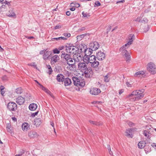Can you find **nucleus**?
Segmentation results:
<instances>
[{
	"label": "nucleus",
	"instance_id": "ea45409f",
	"mask_svg": "<svg viewBox=\"0 0 156 156\" xmlns=\"http://www.w3.org/2000/svg\"><path fill=\"white\" fill-rule=\"evenodd\" d=\"M28 65L29 66H33L34 68L37 69V65L35 64V62H32L30 63H29Z\"/></svg>",
	"mask_w": 156,
	"mask_h": 156
},
{
	"label": "nucleus",
	"instance_id": "c85d7f7f",
	"mask_svg": "<svg viewBox=\"0 0 156 156\" xmlns=\"http://www.w3.org/2000/svg\"><path fill=\"white\" fill-rule=\"evenodd\" d=\"M129 41L128 42L129 43H131V44H132V42H133V41L135 39V36L134 34H130L129 35Z\"/></svg>",
	"mask_w": 156,
	"mask_h": 156
},
{
	"label": "nucleus",
	"instance_id": "72a5a7b5",
	"mask_svg": "<svg viewBox=\"0 0 156 156\" xmlns=\"http://www.w3.org/2000/svg\"><path fill=\"white\" fill-rule=\"evenodd\" d=\"M15 92L17 94H20L22 93L23 91L21 88L19 87L16 90Z\"/></svg>",
	"mask_w": 156,
	"mask_h": 156
},
{
	"label": "nucleus",
	"instance_id": "f03ea898",
	"mask_svg": "<svg viewBox=\"0 0 156 156\" xmlns=\"http://www.w3.org/2000/svg\"><path fill=\"white\" fill-rule=\"evenodd\" d=\"M75 64V61L73 58H72L71 56H70L67 61L65 62V63L64 64H68L69 66L67 67V68L71 71H73L74 70V68H75L76 66Z\"/></svg>",
	"mask_w": 156,
	"mask_h": 156
},
{
	"label": "nucleus",
	"instance_id": "4c0bfd02",
	"mask_svg": "<svg viewBox=\"0 0 156 156\" xmlns=\"http://www.w3.org/2000/svg\"><path fill=\"white\" fill-rule=\"evenodd\" d=\"M143 134L147 138H149V133L147 131H144L143 132Z\"/></svg>",
	"mask_w": 156,
	"mask_h": 156
},
{
	"label": "nucleus",
	"instance_id": "338daca9",
	"mask_svg": "<svg viewBox=\"0 0 156 156\" xmlns=\"http://www.w3.org/2000/svg\"><path fill=\"white\" fill-rule=\"evenodd\" d=\"M0 91H1V94L2 96H4V94L5 92L3 91V90H0Z\"/></svg>",
	"mask_w": 156,
	"mask_h": 156
},
{
	"label": "nucleus",
	"instance_id": "cd10ccee",
	"mask_svg": "<svg viewBox=\"0 0 156 156\" xmlns=\"http://www.w3.org/2000/svg\"><path fill=\"white\" fill-rule=\"evenodd\" d=\"M6 14L7 16L10 17H12L15 16V14L12 10H9Z\"/></svg>",
	"mask_w": 156,
	"mask_h": 156
},
{
	"label": "nucleus",
	"instance_id": "a18cd8bd",
	"mask_svg": "<svg viewBox=\"0 0 156 156\" xmlns=\"http://www.w3.org/2000/svg\"><path fill=\"white\" fill-rule=\"evenodd\" d=\"M63 35L65 37H69L70 36V34L68 33H64Z\"/></svg>",
	"mask_w": 156,
	"mask_h": 156
},
{
	"label": "nucleus",
	"instance_id": "a211bd4d",
	"mask_svg": "<svg viewBox=\"0 0 156 156\" xmlns=\"http://www.w3.org/2000/svg\"><path fill=\"white\" fill-rule=\"evenodd\" d=\"M28 136L30 138H34L38 136V134L36 132L34 131H31L28 133Z\"/></svg>",
	"mask_w": 156,
	"mask_h": 156
},
{
	"label": "nucleus",
	"instance_id": "9d476101",
	"mask_svg": "<svg viewBox=\"0 0 156 156\" xmlns=\"http://www.w3.org/2000/svg\"><path fill=\"white\" fill-rule=\"evenodd\" d=\"M62 53L61 58L62 60V62L64 64L65 63V62H66L69 59L71 55L64 52H62Z\"/></svg>",
	"mask_w": 156,
	"mask_h": 156
},
{
	"label": "nucleus",
	"instance_id": "58836bf2",
	"mask_svg": "<svg viewBox=\"0 0 156 156\" xmlns=\"http://www.w3.org/2000/svg\"><path fill=\"white\" fill-rule=\"evenodd\" d=\"M144 73L143 71H139L136 73L135 75V76H137L140 75H143Z\"/></svg>",
	"mask_w": 156,
	"mask_h": 156
},
{
	"label": "nucleus",
	"instance_id": "49530a36",
	"mask_svg": "<svg viewBox=\"0 0 156 156\" xmlns=\"http://www.w3.org/2000/svg\"><path fill=\"white\" fill-rule=\"evenodd\" d=\"M38 113V111H37L35 113H33L31 114V116L32 117H34L36 115H37Z\"/></svg>",
	"mask_w": 156,
	"mask_h": 156
},
{
	"label": "nucleus",
	"instance_id": "4468645a",
	"mask_svg": "<svg viewBox=\"0 0 156 156\" xmlns=\"http://www.w3.org/2000/svg\"><path fill=\"white\" fill-rule=\"evenodd\" d=\"M25 101L24 98L21 96H19L16 98V102L19 105L23 104Z\"/></svg>",
	"mask_w": 156,
	"mask_h": 156
},
{
	"label": "nucleus",
	"instance_id": "de8ad7c7",
	"mask_svg": "<svg viewBox=\"0 0 156 156\" xmlns=\"http://www.w3.org/2000/svg\"><path fill=\"white\" fill-rule=\"evenodd\" d=\"M6 4L7 5H10V2H9L7 1L6 0H4L2 3V4Z\"/></svg>",
	"mask_w": 156,
	"mask_h": 156
},
{
	"label": "nucleus",
	"instance_id": "c756f323",
	"mask_svg": "<svg viewBox=\"0 0 156 156\" xmlns=\"http://www.w3.org/2000/svg\"><path fill=\"white\" fill-rule=\"evenodd\" d=\"M34 122L36 125H40L41 123V119L40 118L35 119Z\"/></svg>",
	"mask_w": 156,
	"mask_h": 156
},
{
	"label": "nucleus",
	"instance_id": "423d86ee",
	"mask_svg": "<svg viewBox=\"0 0 156 156\" xmlns=\"http://www.w3.org/2000/svg\"><path fill=\"white\" fill-rule=\"evenodd\" d=\"M73 57L75 62H78L82 60L83 56L79 53H75L73 56Z\"/></svg>",
	"mask_w": 156,
	"mask_h": 156
},
{
	"label": "nucleus",
	"instance_id": "e433bc0d",
	"mask_svg": "<svg viewBox=\"0 0 156 156\" xmlns=\"http://www.w3.org/2000/svg\"><path fill=\"white\" fill-rule=\"evenodd\" d=\"M47 94L50 95L51 97L52 98H54V97L53 94L51 93L50 91L47 89V90H46L45 91Z\"/></svg>",
	"mask_w": 156,
	"mask_h": 156
},
{
	"label": "nucleus",
	"instance_id": "37998d69",
	"mask_svg": "<svg viewBox=\"0 0 156 156\" xmlns=\"http://www.w3.org/2000/svg\"><path fill=\"white\" fill-rule=\"evenodd\" d=\"M104 80L105 82H109V80L108 78V77L107 76V75H106V76H105L104 77Z\"/></svg>",
	"mask_w": 156,
	"mask_h": 156
},
{
	"label": "nucleus",
	"instance_id": "5fc2aeb1",
	"mask_svg": "<svg viewBox=\"0 0 156 156\" xmlns=\"http://www.w3.org/2000/svg\"><path fill=\"white\" fill-rule=\"evenodd\" d=\"M95 4L97 6H100L101 5V3L99 1L96 2H95Z\"/></svg>",
	"mask_w": 156,
	"mask_h": 156
},
{
	"label": "nucleus",
	"instance_id": "f3484780",
	"mask_svg": "<svg viewBox=\"0 0 156 156\" xmlns=\"http://www.w3.org/2000/svg\"><path fill=\"white\" fill-rule=\"evenodd\" d=\"M51 54V52L46 50L43 55V58L44 60H46L48 59L50 55Z\"/></svg>",
	"mask_w": 156,
	"mask_h": 156
},
{
	"label": "nucleus",
	"instance_id": "dca6fc26",
	"mask_svg": "<svg viewBox=\"0 0 156 156\" xmlns=\"http://www.w3.org/2000/svg\"><path fill=\"white\" fill-rule=\"evenodd\" d=\"M64 79V76L62 74H58L56 76V80L57 81L59 82H63Z\"/></svg>",
	"mask_w": 156,
	"mask_h": 156
},
{
	"label": "nucleus",
	"instance_id": "2eb2a0df",
	"mask_svg": "<svg viewBox=\"0 0 156 156\" xmlns=\"http://www.w3.org/2000/svg\"><path fill=\"white\" fill-rule=\"evenodd\" d=\"M59 58L57 55H55L51 58V64H54L59 60Z\"/></svg>",
	"mask_w": 156,
	"mask_h": 156
},
{
	"label": "nucleus",
	"instance_id": "052dcab7",
	"mask_svg": "<svg viewBox=\"0 0 156 156\" xmlns=\"http://www.w3.org/2000/svg\"><path fill=\"white\" fill-rule=\"evenodd\" d=\"M67 16H69L71 14V12L70 11H67L66 12Z\"/></svg>",
	"mask_w": 156,
	"mask_h": 156
},
{
	"label": "nucleus",
	"instance_id": "a19ab883",
	"mask_svg": "<svg viewBox=\"0 0 156 156\" xmlns=\"http://www.w3.org/2000/svg\"><path fill=\"white\" fill-rule=\"evenodd\" d=\"M47 66L48 68V69H49V71L48 72V73L49 74H51V73L52 72V69L51 68V66L48 65V66Z\"/></svg>",
	"mask_w": 156,
	"mask_h": 156
},
{
	"label": "nucleus",
	"instance_id": "6e6552de",
	"mask_svg": "<svg viewBox=\"0 0 156 156\" xmlns=\"http://www.w3.org/2000/svg\"><path fill=\"white\" fill-rule=\"evenodd\" d=\"M7 108L11 111H15L17 109V105L13 102H9L8 104Z\"/></svg>",
	"mask_w": 156,
	"mask_h": 156
},
{
	"label": "nucleus",
	"instance_id": "aec40b11",
	"mask_svg": "<svg viewBox=\"0 0 156 156\" xmlns=\"http://www.w3.org/2000/svg\"><path fill=\"white\" fill-rule=\"evenodd\" d=\"M91 63V66L93 68H96L98 67L99 65V62L96 60V59H95L94 61L90 63Z\"/></svg>",
	"mask_w": 156,
	"mask_h": 156
},
{
	"label": "nucleus",
	"instance_id": "8fccbe9b",
	"mask_svg": "<svg viewBox=\"0 0 156 156\" xmlns=\"http://www.w3.org/2000/svg\"><path fill=\"white\" fill-rule=\"evenodd\" d=\"M40 86L41 87V88L42 89L45 91L46 90H47V89L46 88L44 87L41 84H40Z\"/></svg>",
	"mask_w": 156,
	"mask_h": 156
},
{
	"label": "nucleus",
	"instance_id": "412c9836",
	"mask_svg": "<svg viewBox=\"0 0 156 156\" xmlns=\"http://www.w3.org/2000/svg\"><path fill=\"white\" fill-rule=\"evenodd\" d=\"M64 81L65 86L70 85L72 83L71 79L69 78H66L65 79Z\"/></svg>",
	"mask_w": 156,
	"mask_h": 156
},
{
	"label": "nucleus",
	"instance_id": "6ab92c4d",
	"mask_svg": "<svg viewBox=\"0 0 156 156\" xmlns=\"http://www.w3.org/2000/svg\"><path fill=\"white\" fill-rule=\"evenodd\" d=\"M84 51L85 55L89 56L92 53V50L89 48H84Z\"/></svg>",
	"mask_w": 156,
	"mask_h": 156
},
{
	"label": "nucleus",
	"instance_id": "a878e982",
	"mask_svg": "<svg viewBox=\"0 0 156 156\" xmlns=\"http://www.w3.org/2000/svg\"><path fill=\"white\" fill-rule=\"evenodd\" d=\"M138 95H139V96H136L133 99H134V101L139 100L140 99L143 98L144 95V94L139 93Z\"/></svg>",
	"mask_w": 156,
	"mask_h": 156
},
{
	"label": "nucleus",
	"instance_id": "4be33fe9",
	"mask_svg": "<svg viewBox=\"0 0 156 156\" xmlns=\"http://www.w3.org/2000/svg\"><path fill=\"white\" fill-rule=\"evenodd\" d=\"M132 130L131 129H127L126 132V135L128 137L132 138L133 136L132 134Z\"/></svg>",
	"mask_w": 156,
	"mask_h": 156
},
{
	"label": "nucleus",
	"instance_id": "473e14b6",
	"mask_svg": "<svg viewBox=\"0 0 156 156\" xmlns=\"http://www.w3.org/2000/svg\"><path fill=\"white\" fill-rule=\"evenodd\" d=\"M139 93V92H137V90L133 91L132 92L131 94L129 95V97H131L132 96H134V95L136 96L137 95H138Z\"/></svg>",
	"mask_w": 156,
	"mask_h": 156
},
{
	"label": "nucleus",
	"instance_id": "2f4dec72",
	"mask_svg": "<svg viewBox=\"0 0 156 156\" xmlns=\"http://www.w3.org/2000/svg\"><path fill=\"white\" fill-rule=\"evenodd\" d=\"M148 20L146 18H144L143 20H140L139 18H137L136 21L140 22L142 23H147Z\"/></svg>",
	"mask_w": 156,
	"mask_h": 156
},
{
	"label": "nucleus",
	"instance_id": "39448f33",
	"mask_svg": "<svg viewBox=\"0 0 156 156\" xmlns=\"http://www.w3.org/2000/svg\"><path fill=\"white\" fill-rule=\"evenodd\" d=\"M66 51L67 53L70 54H73L79 50L78 48H76V46L73 45L66 46Z\"/></svg>",
	"mask_w": 156,
	"mask_h": 156
},
{
	"label": "nucleus",
	"instance_id": "5701e85b",
	"mask_svg": "<svg viewBox=\"0 0 156 156\" xmlns=\"http://www.w3.org/2000/svg\"><path fill=\"white\" fill-rule=\"evenodd\" d=\"M37 104L34 103L30 104L29 107V109L31 111H34L37 108Z\"/></svg>",
	"mask_w": 156,
	"mask_h": 156
},
{
	"label": "nucleus",
	"instance_id": "e2e57ef3",
	"mask_svg": "<svg viewBox=\"0 0 156 156\" xmlns=\"http://www.w3.org/2000/svg\"><path fill=\"white\" fill-rule=\"evenodd\" d=\"M60 27L59 26L57 25L54 27V29H56L60 28Z\"/></svg>",
	"mask_w": 156,
	"mask_h": 156
},
{
	"label": "nucleus",
	"instance_id": "f257e3e1",
	"mask_svg": "<svg viewBox=\"0 0 156 156\" xmlns=\"http://www.w3.org/2000/svg\"><path fill=\"white\" fill-rule=\"evenodd\" d=\"M124 46H123L120 48L119 51L121 52V54L123 57L126 58V61L128 62L130 60V55Z\"/></svg>",
	"mask_w": 156,
	"mask_h": 156
},
{
	"label": "nucleus",
	"instance_id": "393cba45",
	"mask_svg": "<svg viewBox=\"0 0 156 156\" xmlns=\"http://www.w3.org/2000/svg\"><path fill=\"white\" fill-rule=\"evenodd\" d=\"M29 127V124L27 123H24L22 126V129L23 131H27Z\"/></svg>",
	"mask_w": 156,
	"mask_h": 156
},
{
	"label": "nucleus",
	"instance_id": "9b49d317",
	"mask_svg": "<svg viewBox=\"0 0 156 156\" xmlns=\"http://www.w3.org/2000/svg\"><path fill=\"white\" fill-rule=\"evenodd\" d=\"M78 68L79 70L83 71L88 67L87 65L84 62H80L78 64Z\"/></svg>",
	"mask_w": 156,
	"mask_h": 156
},
{
	"label": "nucleus",
	"instance_id": "13d9d810",
	"mask_svg": "<svg viewBox=\"0 0 156 156\" xmlns=\"http://www.w3.org/2000/svg\"><path fill=\"white\" fill-rule=\"evenodd\" d=\"M51 40L52 41H59V37L53 38L51 39Z\"/></svg>",
	"mask_w": 156,
	"mask_h": 156
},
{
	"label": "nucleus",
	"instance_id": "7c9ffc66",
	"mask_svg": "<svg viewBox=\"0 0 156 156\" xmlns=\"http://www.w3.org/2000/svg\"><path fill=\"white\" fill-rule=\"evenodd\" d=\"M89 122L90 123L97 126H100L102 125V124L101 122H96L93 121L91 120H89Z\"/></svg>",
	"mask_w": 156,
	"mask_h": 156
},
{
	"label": "nucleus",
	"instance_id": "4d7b16f0",
	"mask_svg": "<svg viewBox=\"0 0 156 156\" xmlns=\"http://www.w3.org/2000/svg\"><path fill=\"white\" fill-rule=\"evenodd\" d=\"M138 91L140 92V93L142 94V93H143L144 92V89H142L141 90H139Z\"/></svg>",
	"mask_w": 156,
	"mask_h": 156
},
{
	"label": "nucleus",
	"instance_id": "1a4fd4ad",
	"mask_svg": "<svg viewBox=\"0 0 156 156\" xmlns=\"http://www.w3.org/2000/svg\"><path fill=\"white\" fill-rule=\"evenodd\" d=\"M89 46L90 48L93 51H95L98 49L99 47V44L97 42L94 41L90 43Z\"/></svg>",
	"mask_w": 156,
	"mask_h": 156
},
{
	"label": "nucleus",
	"instance_id": "864d4df0",
	"mask_svg": "<svg viewBox=\"0 0 156 156\" xmlns=\"http://www.w3.org/2000/svg\"><path fill=\"white\" fill-rule=\"evenodd\" d=\"M46 50L44 49L43 50L41 51L40 52V54H41V55H42V54L44 55Z\"/></svg>",
	"mask_w": 156,
	"mask_h": 156
},
{
	"label": "nucleus",
	"instance_id": "bb28decb",
	"mask_svg": "<svg viewBox=\"0 0 156 156\" xmlns=\"http://www.w3.org/2000/svg\"><path fill=\"white\" fill-rule=\"evenodd\" d=\"M96 58L94 55H92L89 57L88 58V62L90 63L96 59Z\"/></svg>",
	"mask_w": 156,
	"mask_h": 156
},
{
	"label": "nucleus",
	"instance_id": "7ed1b4c3",
	"mask_svg": "<svg viewBox=\"0 0 156 156\" xmlns=\"http://www.w3.org/2000/svg\"><path fill=\"white\" fill-rule=\"evenodd\" d=\"M72 80L74 85L76 86H80L83 87L85 84V82L83 79H79L77 77H73Z\"/></svg>",
	"mask_w": 156,
	"mask_h": 156
},
{
	"label": "nucleus",
	"instance_id": "09e8293b",
	"mask_svg": "<svg viewBox=\"0 0 156 156\" xmlns=\"http://www.w3.org/2000/svg\"><path fill=\"white\" fill-rule=\"evenodd\" d=\"M67 39V38L64 37H59V41H61L62 40H66Z\"/></svg>",
	"mask_w": 156,
	"mask_h": 156
},
{
	"label": "nucleus",
	"instance_id": "774afa93",
	"mask_svg": "<svg viewBox=\"0 0 156 156\" xmlns=\"http://www.w3.org/2000/svg\"><path fill=\"white\" fill-rule=\"evenodd\" d=\"M123 92V90H120L119 91V94H122Z\"/></svg>",
	"mask_w": 156,
	"mask_h": 156
},
{
	"label": "nucleus",
	"instance_id": "c03bdc74",
	"mask_svg": "<svg viewBox=\"0 0 156 156\" xmlns=\"http://www.w3.org/2000/svg\"><path fill=\"white\" fill-rule=\"evenodd\" d=\"M82 15L84 17L88 18L89 16V15L87 13H85L83 12H82Z\"/></svg>",
	"mask_w": 156,
	"mask_h": 156
},
{
	"label": "nucleus",
	"instance_id": "bf43d9fd",
	"mask_svg": "<svg viewBox=\"0 0 156 156\" xmlns=\"http://www.w3.org/2000/svg\"><path fill=\"white\" fill-rule=\"evenodd\" d=\"M152 146L155 148H156V143H153L151 144Z\"/></svg>",
	"mask_w": 156,
	"mask_h": 156
},
{
	"label": "nucleus",
	"instance_id": "680f3d73",
	"mask_svg": "<svg viewBox=\"0 0 156 156\" xmlns=\"http://www.w3.org/2000/svg\"><path fill=\"white\" fill-rule=\"evenodd\" d=\"M64 48L63 46H61L60 47H59L58 49L60 51L62 50Z\"/></svg>",
	"mask_w": 156,
	"mask_h": 156
},
{
	"label": "nucleus",
	"instance_id": "0e129e2a",
	"mask_svg": "<svg viewBox=\"0 0 156 156\" xmlns=\"http://www.w3.org/2000/svg\"><path fill=\"white\" fill-rule=\"evenodd\" d=\"M5 88V87H4L3 86H0V90H3Z\"/></svg>",
	"mask_w": 156,
	"mask_h": 156
},
{
	"label": "nucleus",
	"instance_id": "c9c22d12",
	"mask_svg": "<svg viewBox=\"0 0 156 156\" xmlns=\"http://www.w3.org/2000/svg\"><path fill=\"white\" fill-rule=\"evenodd\" d=\"M24 151L23 150H22L19 152V153L15 155V156H21L24 153Z\"/></svg>",
	"mask_w": 156,
	"mask_h": 156
},
{
	"label": "nucleus",
	"instance_id": "79ce46f5",
	"mask_svg": "<svg viewBox=\"0 0 156 156\" xmlns=\"http://www.w3.org/2000/svg\"><path fill=\"white\" fill-rule=\"evenodd\" d=\"M53 52L54 54H59L60 51L58 49L55 48L53 50Z\"/></svg>",
	"mask_w": 156,
	"mask_h": 156
},
{
	"label": "nucleus",
	"instance_id": "69168bd1",
	"mask_svg": "<svg viewBox=\"0 0 156 156\" xmlns=\"http://www.w3.org/2000/svg\"><path fill=\"white\" fill-rule=\"evenodd\" d=\"M107 148L108 149L109 151H111V147H110V146L109 145H107Z\"/></svg>",
	"mask_w": 156,
	"mask_h": 156
},
{
	"label": "nucleus",
	"instance_id": "b1692460",
	"mask_svg": "<svg viewBox=\"0 0 156 156\" xmlns=\"http://www.w3.org/2000/svg\"><path fill=\"white\" fill-rule=\"evenodd\" d=\"M146 143L144 141H140L138 144V146L140 148H143L145 146Z\"/></svg>",
	"mask_w": 156,
	"mask_h": 156
},
{
	"label": "nucleus",
	"instance_id": "0eeeda50",
	"mask_svg": "<svg viewBox=\"0 0 156 156\" xmlns=\"http://www.w3.org/2000/svg\"><path fill=\"white\" fill-rule=\"evenodd\" d=\"M83 71L85 76L86 78H90L93 74V71L91 67H87Z\"/></svg>",
	"mask_w": 156,
	"mask_h": 156
},
{
	"label": "nucleus",
	"instance_id": "20e7f679",
	"mask_svg": "<svg viewBox=\"0 0 156 156\" xmlns=\"http://www.w3.org/2000/svg\"><path fill=\"white\" fill-rule=\"evenodd\" d=\"M147 69L152 74L156 73V66L152 62L149 63L147 65Z\"/></svg>",
	"mask_w": 156,
	"mask_h": 156
},
{
	"label": "nucleus",
	"instance_id": "f8f14e48",
	"mask_svg": "<svg viewBox=\"0 0 156 156\" xmlns=\"http://www.w3.org/2000/svg\"><path fill=\"white\" fill-rule=\"evenodd\" d=\"M97 58L99 60H102L105 58V54L103 52L99 51L97 53Z\"/></svg>",
	"mask_w": 156,
	"mask_h": 156
},
{
	"label": "nucleus",
	"instance_id": "3c124183",
	"mask_svg": "<svg viewBox=\"0 0 156 156\" xmlns=\"http://www.w3.org/2000/svg\"><path fill=\"white\" fill-rule=\"evenodd\" d=\"M8 79V77L6 75H4L2 77V80H6Z\"/></svg>",
	"mask_w": 156,
	"mask_h": 156
},
{
	"label": "nucleus",
	"instance_id": "603ef678",
	"mask_svg": "<svg viewBox=\"0 0 156 156\" xmlns=\"http://www.w3.org/2000/svg\"><path fill=\"white\" fill-rule=\"evenodd\" d=\"M131 44V43L127 42V43L125 44L123 46H124V47L126 48V47H127V48Z\"/></svg>",
	"mask_w": 156,
	"mask_h": 156
},
{
	"label": "nucleus",
	"instance_id": "ddd939ff",
	"mask_svg": "<svg viewBox=\"0 0 156 156\" xmlns=\"http://www.w3.org/2000/svg\"><path fill=\"white\" fill-rule=\"evenodd\" d=\"M90 92L92 95H96L101 92V90L98 88L95 87L91 89Z\"/></svg>",
	"mask_w": 156,
	"mask_h": 156
},
{
	"label": "nucleus",
	"instance_id": "f704fd0d",
	"mask_svg": "<svg viewBox=\"0 0 156 156\" xmlns=\"http://www.w3.org/2000/svg\"><path fill=\"white\" fill-rule=\"evenodd\" d=\"M86 34H82L80 35L77 36V39L78 41H80L82 38H83Z\"/></svg>",
	"mask_w": 156,
	"mask_h": 156
},
{
	"label": "nucleus",
	"instance_id": "6e6d98bb",
	"mask_svg": "<svg viewBox=\"0 0 156 156\" xmlns=\"http://www.w3.org/2000/svg\"><path fill=\"white\" fill-rule=\"evenodd\" d=\"M85 27H81L78 30V31H82L83 30H85Z\"/></svg>",
	"mask_w": 156,
	"mask_h": 156
}]
</instances>
